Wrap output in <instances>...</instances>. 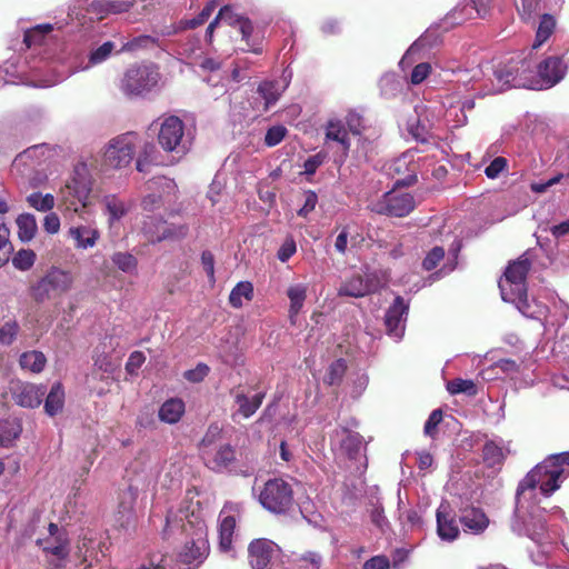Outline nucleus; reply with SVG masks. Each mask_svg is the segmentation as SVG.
<instances>
[{
    "label": "nucleus",
    "instance_id": "e2e57ef3",
    "mask_svg": "<svg viewBox=\"0 0 569 569\" xmlns=\"http://www.w3.org/2000/svg\"><path fill=\"white\" fill-rule=\"evenodd\" d=\"M296 251H297L296 241L293 240L292 237H288L283 241V243L280 246V248L277 252V258L281 262H286L296 253Z\"/></svg>",
    "mask_w": 569,
    "mask_h": 569
},
{
    "label": "nucleus",
    "instance_id": "aec40b11",
    "mask_svg": "<svg viewBox=\"0 0 569 569\" xmlns=\"http://www.w3.org/2000/svg\"><path fill=\"white\" fill-rule=\"evenodd\" d=\"M230 393L232 395L234 402L238 405L237 413L246 419L256 413L266 397L264 392H258L253 397L249 398L240 386L233 388Z\"/></svg>",
    "mask_w": 569,
    "mask_h": 569
},
{
    "label": "nucleus",
    "instance_id": "79ce46f5",
    "mask_svg": "<svg viewBox=\"0 0 569 569\" xmlns=\"http://www.w3.org/2000/svg\"><path fill=\"white\" fill-rule=\"evenodd\" d=\"M157 44V39L149 34H141L124 42L120 52H137Z\"/></svg>",
    "mask_w": 569,
    "mask_h": 569
},
{
    "label": "nucleus",
    "instance_id": "37998d69",
    "mask_svg": "<svg viewBox=\"0 0 569 569\" xmlns=\"http://www.w3.org/2000/svg\"><path fill=\"white\" fill-rule=\"evenodd\" d=\"M21 427L19 423L4 419L0 420V445L7 446L19 437Z\"/></svg>",
    "mask_w": 569,
    "mask_h": 569
},
{
    "label": "nucleus",
    "instance_id": "13d9d810",
    "mask_svg": "<svg viewBox=\"0 0 569 569\" xmlns=\"http://www.w3.org/2000/svg\"><path fill=\"white\" fill-rule=\"evenodd\" d=\"M287 129L283 126H273L268 129L264 136V143L268 147H274L279 144L286 137Z\"/></svg>",
    "mask_w": 569,
    "mask_h": 569
},
{
    "label": "nucleus",
    "instance_id": "49530a36",
    "mask_svg": "<svg viewBox=\"0 0 569 569\" xmlns=\"http://www.w3.org/2000/svg\"><path fill=\"white\" fill-rule=\"evenodd\" d=\"M113 50L114 43L112 41H107L102 43L100 47L90 52L88 67L97 66L104 62L108 58H110Z\"/></svg>",
    "mask_w": 569,
    "mask_h": 569
},
{
    "label": "nucleus",
    "instance_id": "7ed1b4c3",
    "mask_svg": "<svg viewBox=\"0 0 569 569\" xmlns=\"http://www.w3.org/2000/svg\"><path fill=\"white\" fill-rule=\"evenodd\" d=\"M536 63L528 58L510 59L497 67L493 71L497 86L493 92H501L510 88L537 89Z\"/></svg>",
    "mask_w": 569,
    "mask_h": 569
},
{
    "label": "nucleus",
    "instance_id": "3c124183",
    "mask_svg": "<svg viewBox=\"0 0 569 569\" xmlns=\"http://www.w3.org/2000/svg\"><path fill=\"white\" fill-rule=\"evenodd\" d=\"M36 261V253L30 249L19 250L12 258L13 266L21 271L29 270Z\"/></svg>",
    "mask_w": 569,
    "mask_h": 569
},
{
    "label": "nucleus",
    "instance_id": "c9c22d12",
    "mask_svg": "<svg viewBox=\"0 0 569 569\" xmlns=\"http://www.w3.org/2000/svg\"><path fill=\"white\" fill-rule=\"evenodd\" d=\"M347 361L339 358L332 361L323 377V382L328 386H339L347 372Z\"/></svg>",
    "mask_w": 569,
    "mask_h": 569
},
{
    "label": "nucleus",
    "instance_id": "6ab92c4d",
    "mask_svg": "<svg viewBox=\"0 0 569 569\" xmlns=\"http://www.w3.org/2000/svg\"><path fill=\"white\" fill-rule=\"evenodd\" d=\"M459 521L466 532L473 535H481L490 523L486 512L478 507L463 508Z\"/></svg>",
    "mask_w": 569,
    "mask_h": 569
},
{
    "label": "nucleus",
    "instance_id": "338daca9",
    "mask_svg": "<svg viewBox=\"0 0 569 569\" xmlns=\"http://www.w3.org/2000/svg\"><path fill=\"white\" fill-rule=\"evenodd\" d=\"M201 263L203 270L206 271L209 281L213 284L216 282L214 278V257L211 251L204 250L201 253Z\"/></svg>",
    "mask_w": 569,
    "mask_h": 569
},
{
    "label": "nucleus",
    "instance_id": "864d4df0",
    "mask_svg": "<svg viewBox=\"0 0 569 569\" xmlns=\"http://www.w3.org/2000/svg\"><path fill=\"white\" fill-rule=\"evenodd\" d=\"M443 412L441 409H435L428 417L423 432L426 436L435 439L438 433V426L442 422Z\"/></svg>",
    "mask_w": 569,
    "mask_h": 569
},
{
    "label": "nucleus",
    "instance_id": "4468645a",
    "mask_svg": "<svg viewBox=\"0 0 569 569\" xmlns=\"http://www.w3.org/2000/svg\"><path fill=\"white\" fill-rule=\"evenodd\" d=\"M183 134V121L177 116H169L160 124L158 143L167 152L177 151L181 146Z\"/></svg>",
    "mask_w": 569,
    "mask_h": 569
},
{
    "label": "nucleus",
    "instance_id": "412c9836",
    "mask_svg": "<svg viewBox=\"0 0 569 569\" xmlns=\"http://www.w3.org/2000/svg\"><path fill=\"white\" fill-rule=\"evenodd\" d=\"M437 532L447 541H453L459 537L460 531L449 506L441 505L437 510Z\"/></svg>",
    "mask_w": 569,
    "mask_h": 569
},
{
    "label": "nucleus",
    "instance_id": "2f4dec72",
    "mask_svg": "<svg viewBox=\"0 0 569 569\" xmlns=\"http://www.w3.org/2000/svg\"><path fill=\"white\" fill-rule=\"evenodd\" d=\"M18 227V237L22 242H29L37 233L38 226L33 214L21 213L16 220Z\"/></svg>",
    "mask_w": 569,
    "mask_h": 569
},
{
    "label": "nucleus",
    "instance_id": "0eeeda50",
    "mask_svg": "<svg viewBox=\"0 0 569 569\" xmlns=\"http://www.w3.org/2000/svg\"><path fill=\"white\" fill-rule=\"evenodd\" d=\"M73 286V276L70 271L58 267H51L42 277L33 282L30 288V297L38 303L61 297L70 291Z\"/></svg>",
    "mask_w": 569,
    "mask_h": 569
},
{
    "label": "nucleus",
    "instance_id": "4c0bfd02",
    "mask_svg": "<svg viewBox=\"0 0 569 569\" xmlns=\"http://www.w3.org/2000/svg\"><path fill=\"white\" fill-rule=\"evenodd\" d=\"M28 204L40 212H48L56 204L54 197L51 193L42 194L41 192H32L27 197Z\"/></svg>",
    "mask_w": 569,
    "mask_h": 569
},
{
    "label": "nucleus",
    "instance_id": "680f3d73",
    "mask_svg": "<svg viewBox=\"0 0 569 569\" xmlns=\"http://www.w3.org/2000/svg\"><path fill=\"white\" fill-rule=\"evenodd\" d=\"M146 361V356L142 351H133L130 353L126 363V371L131 376H137L138 370Z\"/></svg>",
    "mask_w": 569,
    "mask_h": 569
},
{
    "label": "nucleus",
    "instance_id": "8fccbe9b",
    "mask_svg": "<svg viewBox=\"0 0 569 569\" xmlns=\"http://www.w3.org/2000/svg\"><path fill=\"white\" fill-rule=\"evenodd\" d=\"M258 92L264 100V109L268 110L270 106L274 104L279 99L277 84L272 81H264L259 84Z\"/></svg>",
    "mask_w": 569,
    "mask_h": 569
},
{
    "label": "nucleus",
    "instance_id": "de8ad7c7",
    "mask_svg": "<svg viewBox=\"0 0 569 569\" xmlns=\"http://www.w3.org/2000/svg\"><path fill=\"white\" fill-rule=\"evenodd\" d=\"M111 260L123 272H132L138 266L137 258L129 252H116Z\"/></svg>",
    "mask_w": 569,
    "mask_h": 569
},
{
    "label": "nucleus",
    "instance_id": "bf43d9fd",
    "mask_svg": "<svg viewBox=\"0 0 569 569\" xmlns=\"http://www.w3.org/2000/svg\"><path fill=\"white\" fill-rule=\"evenodd\" d=\"M210 368L206 363H198L196 368L184 371L183 377L186 380L198 383L204 380L209 375Z\"/></svg>",
    "mask_w": 569,
    "mask_h": 569
},
{
    "label": "nucleus",
    "instance_id": "c85d7f7f",
    "mask_svg": "<svg viewBox=\"0 0 569 569\" xmlns=\"http://www.w3.org/2000/svg\"><path fill=\"white\" fill-rule=\"evenodd\" d=\"M184 413V402L179 398L168 399L159 409V419L166 423H177Z\"/></svg>",
    "mask_w": 569,
    "mask_h": 569
},
{
    "label": "nucleus",
    "instance_id": "6e6d98bb",
    "mask_svg": "<svg viewBox=\"0 0 569 569\" xmlns=\"http://www.w3.org/2000/svg\"><path fill=\"white\" fill-rule=\"evenodd\" d=\"M220 433L221 429L217 425L209 426L199 445L201 457H203L204 450H213L211 446L218 440Z\"/></svg>",
    "mask_w": 569,
    "mask_h": 569
},
{
    "label": "nucleus",
    "instance_id": "603ef678",
    "mask_svg": "<svg viewBox=\"0 0 569 569\" xmlns=\"http://www.w3.org/2000/svg\"><path fill=\"white\" fill-rule=\"evenodd\" d=\"M216 9L214 0L208 2L202 10L192 19L186 21V28L194 29L206 23Z\"/></svg>",
    "mask_w": 569,
    "mask_h": 569
},
{
    "label": "nucleus",
    "instance_id": "c03bdc74",
    "mask_svg": "<svg viewBox=\"0 0 569 569\" xmlns=\"http://www.w3.org/2000/svg\"><path fill=\"white\" fill-rule=\"evenodd\" d=\"M157 149L156 146L152 142L146 141L139 151L137 161H136V169L139 172H146L148 166L151 163L152 158L156 153Z\"/></svg>",
    "mask_w": 569,
    "mask_h": 569
},
{
    "label": "nucleus",
    "instance_id": "a19ab883",
    "mask_svg": "<svg viewBox=\"0 0 569 569\" xmlns=\"http://www.w3.org/2000/svg\"><path fill=\"white\" fill-rule=\"evenodd\" d=\"M540 4L541 0H518L516 2V8L521 20L529 22L540 12Z\"/></svg>",
    "mask_w": 569,
    "mask_h": 569
},
{
    "label": "nucleus",
    "instance_id": "423d86ee",
    "mask_svg": "<svg viewBox=\"0 0 569 569\" xmlns=\"http://www.w3.org/2000/svg\"><path fill=\"white\" fill-rule=\"evenodd\" d=\"M563 468L553 466L547 459L533 467L518 483L516 497L519 498L527 490L539 487L542 496L550 497L563 481Z\"/></svg>",
    "mask_w": 569,
    "mask_h": 569
},
{
    "label": "nucleus",
    "instance_id": "58836bf2",
    "mask_svg": "<svg viewBox=\"0 0 569 569\" xmlns=\"http://www.w3.org/2000/svg\"><path fill=\"white\" fill-rule=\"evenodd\" d=\"M53 30L50 23L38 24L26 31L23 42L28 48L32 46L41 44L44 37Z\"/></svg>",
    "mask_w": 569,
    "mask_h": 569
},
{
    "label": "nucleus",
    "instance_id": "ddd939ff",
    "mask_svg": "<svg viewBox=\"0 0 569 569\" xmlns=\"http://www.w3.org/2000/svg\"><path fill=\"white\" fill-rule=\"evenodd\" d=\"M9 390L14 403L23 408L39 407L47 392L46 387L42 385L20 380L11 381Z\"/></svg>",
    "mask_w": 569,
    "mask_h": 569
},
{
    "label": "nucleus",
    "instance_id": "dca6fc26",
    "mask_svg": "<svg viewBox=\"0 0 569 569\" xmlns=\"http://www.w3.org/2000/svg\"><path fill=\"white\" fill-rule=\"evenodd\" d=\"M202 459L210 470L222 472L234 466L237 461L236 448L229 443H224L213 450H204Z\"/></svg>",
    "mask_w": 569,
    "mask_h": 569
},
{
    "label": "nucleus",
    "instance_id": "20e7f679",
    "mask_svg": "<svg viewBox=\"0 0 569 569\" xmlns=\"http://www.w3.org/2000/svg\"><path fill=\"white\" fill-rule=\"evenodd\" d=\"M160 80L161 72L156 63H133L124 70L119 82V89L129 98L143 97L156 89Z\"/></svg>",
    "mask_w": 569,
    "mask_h": 569
},
{
    "label": "nucleus",
    "instance_id": "9b49d317",
    "mask_svg": "<svg viewBox=\"0 0 569 569\" xmlns=\"http://www.w3.org/2000/svg\"><path fill=\"white\" fill-rule=\"evenodd\" d=\"M415 207V198L410 193L389 191L383 194L381 200L373 204L372 211L379 214L401 218L408 216Z\"/></svg>",
    "mask_w": 569,
    "mask_h": 569
},
{
    "label": "nucleus",
    "instance_id": "a18cd8bd",
    "mask_svg": "<svg viewBox=\"0 0 569 569\" xmlns=\"http://www.w3.org/2000/svg\"><path fill=\"white\" fill-rule=\"evenodd\" d=\"M345 119L348 130L355 136H360L367 129L365 117L357 110H349Z\"/></svg>",
    "mask_w": 569,
    "mask_h": 569
},
{
    "label": "nucleus",
    "instance_id": "4d7b16f0",
    "mask_svg": "<svg viewBox=\"0 0 569 569\" xmlns=\"http://www.w3.org/2000/svg\"><path fill=\"white\" fill-rule=\"evenodd\" d=\"M507 169L508 160L505 157H496L485 169V173L489 179H496Z\"/></svg>",
    "mask_w": 569,
    "mask_h": 569
},
{
    "label": "nucleus",
    "instance_id": "69168bd1",
    "mask_svg": "<svg viewBox=\"0 0 569 569\" xmlns=\"http://www.w3.org/2000/svg\"><path fill=\"white\" fill-rule=\"evenodd\" d=\"M318 202V196L315 191L308 190L305 192V203L298 210V216L306 218L310 212H312Z\"/></svg>",
    "mask_w": 569,
    "mask_h": 569
},
{
    "label": "nucleus",
    "instance_id": "ea45409f",
    "mask_svg": "<svg viewBox=\"0 0 569 569\" xmlns=\"http://www.w3.org/2000/svg\"><path fill=\"white\" fill-rule=\"evenodd\" d=\"M447 390L451 395L465 393L471 397L478 393L477 385L472 380L461 378L448 381Z\"/></svg>",
    "mask_w": 569,
    "mask_h": 569
},
{
    "label": "nucleus",
    "instance_id": "a211bd4d",
    "mask_svg": "<svg viewBox=\"0 0 569 569\" xmlns=\"http://www.w3.org/2000/svg\"><path fill=\"white\" fill-rule=\"evenodd\" d=\"M408 312V305L402 297L398 296L389 307L385 316V325L390 336L400 338L403 335V316Z\"/></svg>",
    "mask_w": 569,
    "mask_h": 569
},
{
    "label": "nucleus",
    "instance_id": "f257e3e1",
    "mask_svg": "<svg viewBox=\"0 0 569 569\" xmlns=\"http://www.w3.org/2000/svg\"><path fill=\"white\" fill-rule=\"evenodd\" d=\"M180 533L190 540L186 541L178 553L177 560L171 556H162L161 559L151 566L154 569H194L209 553L208 527L206 515L199 502H189L177 511L170 509L166 517L163 538Z\"/></svg>",
    "mask_w": 569,
    "mask_h": 569
},
{
    "label": "nucleus",
    "instance_id": "a878e982",
    "mask_svg": "<svg viewBox=\"0 0 569 569\" xmlns=\"http://www.w3.org/2000/svg\"><path fill=\"white\" fill-rule=\"evenodd\" d=\"M481 452L482 461L487 468H501L509 451H505L493 440H488L485 442Z\"/></svg>",
    "mask_w": 569,
    "mask_h": 569
},
{
    "label": "nucleus",
    "instance_id": "f3484780",
    "mask_svg": "<svg viewBox=\"0 0 569 569\" xmlns=\"http://www.w3.org/2000/svg\"><path fill=\"white\" fill-rule=\"evenodd\" d=\"M273 543L267 539H256L248 547L249 563L252 569H268L273 557Z\"/></svg>",
    "mask_w": 569,
    "mask_h": 569
},
{
    "label": "nucleus",
    "instance_id": "1a4fd4ad",
    "mask_svg": "<svg viewBox=\"0 0 569 569\" xmlns=\"http://www.w3.org/2000/svg\"><path fill=\"white\" fill-rule=\"evenodd\" d=\"M139 143V134L132 131L112 138L104 148L102 164L112 169L128 167L137 153Z\"/></svg>",
    "mask_w": 569,
    "mask_h": 569
},
{
    "label": "nucleus",
    "instance_id": "72a5a7b5",
    "mask_svg": "<svg viewBox=\"0 0 569 569\" xmlns=\"http://www.w3.org/2000/svg\"><path fill=\"white\" fill-rule=\"evenodd\" d=\"M47 359L41 351L32 350L20 356L19 363L22 369L39 373L43 370Z\"/></svg>",
    "mask_w": 569,
    "mask_h": 569
},
{
    "label": "nucleus",
    "instance_id": "7c9ffc66",
    "mask_svg": "<svg viewBox=\"0 0 569 569\" xmlns=\"http://www.w3.org/2000/svg\"><path fill=\"white\" fill-rule=\"evenodd\" d=\"M222 518L219 523V547L222 551H229L232 547V537L236 529V518L231 515H226L222 510Z\"/></svg>",
    "mask_w": 569,
    "mask_h": 569
},
{
    "label": "nucleus",
    "instance_id": "5701e85b",
    "mask_svg": "<svg viewBox=\"0 0 569 569\" xmlns=\"http://www.w3.org/2000/svg\"><path fill=\"white\" fill-rule=\"evenodd\" d=\"M68 234L73 240L74 248L82 250L94 247L100 238L97 228L83 224L69 228Z\"/></svg>",
    "mask_w": 569,
    "mask_h": 569
},
{
    "label": "nucleus",
    "instance_id": "4be33fe9",
    "mask_svg": "<svg viewBox=\"0 0 569 569\" xmlns=\"http://www.w3.org/2000/svg\"><path fill=\"white\" fill-rule=\"evenodd\" d=\"M373 290L372 284L370 283L367 277H363L359 273L352 274L346 281H343L338 290L339 296L361 298Z\"/></svg>",
    "mask_w": 569,
    "mask_h": 569
},
{
    "label": "nucleus",
    "instance_id": "c756f323",
    "mask_svg": "<svg viewBox=\"0 0 569 569\" xmlns=\"http://www.w3.org/2000/svg\"><path fill=\"white\" fill-rule=\"evenodd\" d=\"M64 406V389L60 382L52 385L44 400V411L48 416L53 417L61 412Z\"/></svg>",
    "mask_w": 569,
    "mask_h": 569
},
{
    "label": "nucleus",
    "instance_id": "6e6552de",
    "mask_svg": "<svg viewBox=\"0 0 569 569\" xmlns=\"http://www.w3.org/2000/svg\"><path fill=\"white\" fill-rule=\"evenodd\" d=\"M260 505L271 513L286 515L295 505L292 486L282 478H272L259 492Z\"/></svg>",
    "mask_w": 569,
    "mask_h": 569
},
{
    "label": "nucleus",
    "instance_id": "9d476101",
    "mask_svg": "<svg viewBox=\"0 0 569 569\" xmlns=\"http://www.w3.org/2000/svg\"><path fill=\"white\" fill-rule=\"evenodd\" d=\"M141 231L147 241L154 244L163 240L183 239L189 229L186 224H168L162 218L148 216L142 222Z\"/></svg>",
    "mask_w": 569,
    "mask_h": 569
},
{
    "label": "nucleus",
    "instance_id": "f8f14e48",
    "mask_svg": "<svg viewBox=\"0 0 569 569\" xmlns=\"http://www.w3.org/2000/svg\"><path fill=\"white\" fill-rule=\"evenodd\" d=\"M536 90L549 89L560 82L567 71V63L561 57H548L535 67Z\"/></svg>",
    "mask_w": 569,
    "mask_h": 569
},
{
    "label": "nucleus",
    "instance_id": "393cba45",
    "mask_svg": "<svg viewBox=\"0 0 569 569\" xmlns=\"http://www.w3.org/2000/svg\"><path fill=\"white\" fill-rule=\"evenodd\" d=\"M287 296L290 300L289 306V320L291 325H296V319L299 312L301 311L303 303L307 298V287L306 284L298 283L292 284L287 290Z\"/></svg>",
    "mask_w": 569,
    "mask_h": 569
},
{
    "label": "nucleus",
    "instance_id": "b1692460",
    "mask_svg": "<svg viewBox=\"0 0 569 569\" xmlns=\"http://www.w3.org/2000/svg\"><path fill=\"white\" fill-rule=\"evenodd\" d=\"M37 545L42 546L44 552L50 553L60 560H64L70 552L68 535H62L54 539H38Z\"/></svg>",
    "mask_w": 569,
    "mask_h": 569
},
{
    "label": "nucleus",
    "instance_id": "bb28decb",
    "mask_svg": "<svg viewBox=\"0 0 569 569\" xmlns=\"http://www.w3.org/2000/svg\"><path fill=\"white\" fill-rule=\"evenodd\" d=\"M326 139L338 142L342 147L345 156L348 154L350 149V139L341 120L331 119L327 122Z\"/></svg>",
    "mask_w": 569,
    "mask_h": 569
},
{
    "label": "nucleus",
    "instance_id": "f03ea898",
    "mask_svg": "<svg viewBox=\"0 0 569 569\" xmlns=\"http://www.w3.org/2000/svg\"><path fill=\"white\" fill-rule=\"evenodd\" d=\"M91 191L92 179L87 167H77L71 179L60 190L58 208L66 217H72L89 206Z\"/></svg>",
    "mask_w": 569,
    "mask_h": 569
},
{
    "label": "nucleus",
    "instance_id": "f704fd0d",
    "mask_svg": "<svg viewBox=\"0 0 569 569\" xmlns=\"http://www.w3.org/2000/svg\"><path fill=\"white\" fill-rule=\"evenodd\" d=\"M242 298L250 301L253 298V286L250 281H241L237 283L229 295V303L233 308L242 307Z\"/></svg>",
    "mask_w": 569,
    "mask_h": 569
},
{
    "label": "nucleus",
    "instance_id": "052dcab7",
    "mask_svg": "<svg viewBox=\"0 0 569 569\" xmlns=\"http://www.w3.org/2000/svg\"><path fill=\"white\" fill-rule=\"evenodd\" d=\"M19 331V326L16 321L6 322L0 328V342L2 345H11L16 339Z\"/></svg>",
    "mask_w": 569,
    "mask_h": 569
},
{
    "label": "nucleus",
    "instance_id": "39448f33",
    "mask_svg": "<svg viewBox=\"0 0 569 569\" xmlns=\"http://www.w3.org/2000/svg\"><path fill=\"white\" fill-rule=\"evenodd\" d=\"M530 268L531 261L521 256L507 266L503 278L499 281L502 299L516 303L520 310L528 307L526 279Z\"/></svg>",
    "mask_w": 569,
    "mask_h": 569
},
{
    "label": "nucleus",
    "instance_id": "e433bc0d",
    "mask_svg": "<svg viewBox=\"0 0 569 569\" xmlns=\"http://www.w3.org/2000/svg\"><path fill=\"white\" fill-rule=\"evenodd\" d=\"M103 201L109 214L110 224L123 218L129 211L126 203L113 194L106 196Z\"/></svg>",
    "mask_w": 569,
    "mask_h": 569
},
{
    "label": "nucleus",
    "instance_id": "774afa93",
    "mask_svg": "<svg viewBox=\"0 0 569 569\" xmlns=\"http://www.w3.org/2000/svg\"><path fill=\"white\" fill-rule=\"evenodd\" d=\"M363 569H390V562L386 556H375L365 562Z\"/></svg>",
    "mask_w": 569,
    "mask_h": 569
},
{
    "label": "nucleus",
    "instance_id": "473e14b6",
    "mask_svg": "<svg viewBox=\"0 0 569 569\" xmlns=\"http://www.w3.org/2000/svg\"><path fill=\"white\" fill-rule=\"evenodd\" d=\"M556 29V20L551 14L545 13L540 18V22L536 32L532 49L541 47L553 33Z\"/></svg>",
    "mask_w": 569,
    "mask_h": 569
},
{
    "label": "nucleus",
    "instance_id": "09e8293b",
    "mask_svg": "<svg viewBox=\"0 0 569 569\" xmlns=\"http://www.w3.org/2000/svg\"><path fill=\"white\" fill-rule=\"evenodd\" d=\"M10 231L4 223L0 224V268L9 261L13 247L9 240Z\"/></svg>",
    "mask_w": 569,
    "mask_h": 569
},
{
    "label": "nucleus",
    "instance_id": "0e129e2a",
    "mask_svg": "<svg viewBox=\"0 0 569 569\" xmlns=\"http://www.w3.org/2000/svg\"><path fill=\"white\" fill-rule=\"evenodd\" d=\"M431 72V66L427 62L417 64L410 74V81L412 84H419L427 79Z\"/></svg>",
    "mask_w": 569,
    "mask_h": 569
},
{
    "label": "nucleus",
    "instance_id": "5fc2aeb1",
    "mask_svg": "<svg viewBox=\"0 0 569 569\" xmlns=\"http://www.w3.org/2000/svg\"><path fill=\"white\" fill-rule=\"evenodd\" d=\"M445 258V249L442 247H433L425 257L422 261V268L426 271L433 270L439 262Z\"/></svg>",
    "mask_w": 569,
    "mask_h": 569
},
{
    "label": "nucleus",
    "instance_id": "2eb2a0df",
    "mask_svg": "<svg viewBox=\"0 0 569 569\" xmlns=\"http://www.w3.org/2000/svg\"><path fill=\"white\" fill-rule=\"evenodd\" d=\"M216 19H218V22L223 20L228 26L239 29L242 34V40L246 41L247 44V48H243L242 50L251 51L256 54H260L262 52V48L251 47L249 43V39L253 32V24L248 17L234 12L233 8L227 4L219 10Z\"/></svg>",
    "mask_w": 569,
    "mask_h": 569
},
{
    "label": "nucleus",
    "instance_id": "cd10ccee",
    "mask_svg": "<svg viewBox=\"0 0 569 569\" xmlns=\"http://www.w3.org/2000/svg\"><path fill=\"white\" fill-rule=\"evenodd\" d=\"M345 438L341 440L340 450L350 460H357L363 447V437L358 432H352L348 429H342Z\"/></svg>",
    "mask_w": 569,
    "mask_h": 569
}]
</instances>
